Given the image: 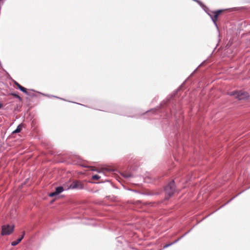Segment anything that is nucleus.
<instances>
[{
    "mask_svg": "<svg viewBox=\"0 0 250 250\" xmlns=\"http://www.w3.org/2000/svg\"><path fill=\"white\" fill-rule=\"evenodd\" d=\"M64 189L62 186L57 187L55 188V191L52 192L48 194V196L50 197H53L55 196H57L63 192Z\"/></svg>",
    "mask_w": 250,
    "mask_h": 250,
    "instance_id": "nucleus-7",
    "label": "nucleus"
},
{
    "mask_svg": "<svg viewBox=\"0 0 250 250\" xmlns=\"http://www.w3.org/2000/svg\"><path fill=\"white\" fill-rule=\"evenodd\" d=\"M2 106V104L1 103H0V108H1Z\"/></svg>",
    "mask_w": 250,
    "mask_h": 250,
    "instance_id": "nucleus-26",
    "label": "nucleus"
},
{
    "mask_svg": "<svg viewBox=\"0 0 250 250\" xmlns=\"http://www.w3.org/2000/svg\"><path fill=\"white\" fill-rule=\"evenodd\" d=\"M122 175L125 179H129L131 177H133L134 176L132 174L128 172H123Z\"/></svg>",
    "mask_w": 250,
    "mask_h": 250,
    "instance_id": "nucleus-13",
    "label": "nucleus"
},
{
    "mask_svg": "<svg viewBox=\"0 0 250 250\" xmlns=\"http://www.w3.org/2000/svg\"><path fill=\"white\" fill-rule=\"evenodd\" d=\"M1 0H0V1H1Z\"/></svg>",
    "mask_w": 250,
    "mask_h": 250,
    "instance_id": "nucleus-31",
    "label": "nucleus"
},
{
    "mask_svg": "<svg viewBox=\"0 0 250 250\" xmlns=\"http://www.w3.org/2000/svg\"><path fill=\"white\" fill-rule=\"evenodd\" d=\"M14 83H15V85L17 86V88H18L19 90H20L21 91H22L25 94H26L27 95H29V93L27 91V89L25 87L21 86V84H20L18 82H17L16 81L14 82Z\"/></svg>",
    "mask_w": 250,
    "mask_h": 250,
    "instance_id": "nucleus-8",
    "label": "nucleus"
},
{
    "mask_svg": "<svg viewBox=\"0 0 250 250\" xmlns=\"http://www.w3.org/2000/svg\"><path fill=\"white\" fill-rule=\"evenodd\" d=\"M159 109V107H157L156 108H155L154 109H152L150 111H147V112L150 111V112H156V111L158 110Z\"/></svg>",
    "mask_w": 250,
    "mask_h": 250,
    "instance_id": "nucleus-18",
    "label": "nucleus"
},
{
    "mask_svg": "<svg viewBox=\"0 0 250 250\" xmlns=\"http://www.w3.org/2000/svg\"><path fill=\"white\" fill-rule=\"evenodd\" d=\"M45 95L46 96L48 97H54V98H57V99H59L63 100V101H65L64 99L60 98V97H57V96H56L50 95Z\"/></svg>",
    "mask_w": 250,
    "mask_h": 250,
    "instance_id": "nucleus-17",
    "label": "nucleus"
},
{
    "mask_svg": "<svg viewBox=\"0 0 250 250\" xmlns=\"http://www.w3.org/2000/svg\"><path fill=\"white\" fill-rule=\"evenodd\" d=\"M24 234H25V232L23 231L22 234L18 239H17L16 240H15L14 241H13L11 243V245L12 246H15L17 245L20 242H21V241L24 238Z\"/></svg>",
    "mask_w": 250,
    "mask_h": 250,
    "instance_id": "nucleus-10",
    "label": "nucleus"
},
{
    "mask_svg": "<svg viewBox=\"0 0 250 250\" xmlns=\"http://www.w3.org/2000/svg\"><path fill=\"white\" fill-rule=\"evenodd\" d=\"M100 178H101V177H100L99 175H97V174H95V175H93L92 176V179H93V180H99Z\"/></svg>",
    "mask_w": 250,
    "mask_h": 250,
    "instance_id": "nucleus-16",
    "label": "nucleus"
},
{
    "mask_svg": "<svg viewBox=\"0 0 250 250\" xmlns=\"http://www.w3.org/2000/svg\"><path fill=\"white\" fill-rule=\"evenodd\" d=\"M213 213H214V211H213V212H211V214H213Z\"/></svg>",
    "mask_w": 250,
    "mask_h": 250,
    "instance_id": "nucleus-28",
    "label": "nucleus"
},
{
    "mask_svg": "<svg viewBox=\"0 0 250 250\" xmlns=\"http://www.w3.org/2000/svg\"><path fill=\"white\" fill-rule=\"evenodd\" d=\"M23 127V125L22 124H20L19 125H18L16 129L12 132V134H15L20 132L22 130Z\"/></svg>",
    "mask_w": 250,
    "mask_h": 250,
    "instance_id": "nucleus-12",
    "label": "nucleus"
},
{
    "mask_svg": "<svg viewBox=\"0 0 250 250\" xmlns=\"http://www.w3.org/2000/svg\"><path fill=\"white\" fill-rule=\"evenodd\" d=\"M75 103L77 104H80L81 105H82V106H86V105H85L84 104H79V103Z\"/></svg>",
    "mask_w": 250,
    "mask_h": 250,
    "instance_id": "nucleus-24",
    "label": "nucleus"
},
{
    "mask_svg": "<svg viewBox=\"0 0 250 250\" xmlns=\"http://www.w3.org/2000/svg\"><path fill=\"white\" fill-rule=\"evenodd\" d=\"M229 95L231 96H234L238 100H243L247 99L249 97V94L247 92L242 90H235L230 92Z\"/></svg>",
    "mask_w": 250,
    "mask_h": 250,
    "instance_id": "nucleus-2",
    "label": "nucleus"
},
{
    "mask_svg": "<svg viewBox=\"0 0 250 250\" xmlns=\"http://www.w3.org/2000/svg\"><path fill=\"white\" fill-rule=\"evenodd\" d=\"M206 61H207L206 60H205L204 62H202V63H201L199 65V66H202V65H204V64H205V63H206Z\"/></svg>",
    "mask_w": 250,
    "mask_h": 250,
    "instance_id": "nucleus-21",
    "label": "nucleus"
},
{
    "mask_svg": "<svg viewBox=\"0 0 250 250\" xmlns=\"http://www.w3.org/2000/svg\"><path fill=\"white\" fill-rule=\"evenodd\" d=\"M238 8L234 7L232 8H229V9H219L216 11H214L212 12V13L214 14L213 18L214 19H218V17L219 15L224 11L226 10H229V11H233L235 10Z\"/></svg>",
    "mask_w": 250,
    "mask_h": 250,
    "instance_id": "nucleus-5",
    "label": "nucleus"
},
{
    "mask_svg": "<svg viewBox=\"0 0 250 250\" xmlns=\"http://www.w3.org/2000/svg\"><path fill=\"white\" fill-rule=\"evenodd\" d=\"M213 213H214V211H213V212H211V214H213Z\"/></svg>",
    "mask_w": 250,
    "mask_h": 250,
    "instance_id": "nucleus-27",
    "label": "nucleus"
},
{
    "mask_svg": "<svg viewBox=\"0 0 250 250\" xmlns=\"http://www.w3.org/2000/svg\"><path fill=\"white\" fill-rule=\"evenodd\" d=\"M213 213H214V211H213V212H211V214H213Z\"/></svg>",
    "mask_w": 250,
    "mask_h": 250,
    "instance_id": "nucleus-29",
    "label": "nucleus"
},
{
    "mask_svg": "<svg viewBox=\"0 0 250 250\" xmlns=\"http://www.w3.org/2000/svg\"><path fill=\"white\" fill-rule=\"evenodd\" d=\"M206 12L208 14V15L211 18L213 23H214V25L216 27V28L218 30V27L217 24V21L218 20V19H214L213 16L212 14H211L210 13H209L208 11H206Z\"/></svg>",
    "mask_w": 250,
    "mask_h": 250,
    "instance_id": "nucleus-11",
    "label": "nucleus"
},
{
    "mask_svg": "<svg viewBox=\"0 0 250 250\" xmlns=\"http://www.w3.org/2000/svg\"><path fill=\"white\" fill-rule=\"evenodd\" d=\"M192 0L194 1L197 2L198 3H199L201 1L199 0Z\"/></svg>",
    "mask_w": 250,
    "mask_h": 250,
    "instance_id": "nucleus-23",
    "label": "nucleus"
},
{
    "mask_svg": "<svg viewBox=\"0 0 250 250\" xmlns=\"http://www.w3.org/2000/svg\"><path fill=\"white\" fill-rule=\"evenodd\" d=\"M176 191V186L174 180H171L165 188L166 193L165 199L168 200L171 198Z\"/></svg>",
    "mask_w": 250,
    "mask_h": 250,
    "instance_id": "nucleus-1",
    "label": "nucleus"
},
{
    "mask_svg": "<svg viewBox=\"0 0 250 250\" xmlns=\"http://www.w3.org/2000/svg\"><path fill=\"white\" fill-rule=\"evenodd\" d=\"M184 237H185V236H184V235H182L181 237H180L179 238V239H180V240H181L182 238H183Z\"/></svg>",
    "mask_w": 250,
    "mask_h": 250,
    "instance_id": "nucleus-25",
    "label": "nucleus"
},
{
    "mask_svg": "<svg viewBox=\"0 0 250 250\" xmlns=\"http://www.w3.org/2000/svg\"><path fill=\"white\" fill-rule=\"evenodd\" d=\"M198 69V67H196V69L195 70L196 71Z\"/></svg>",
    "mask_w": 250,
    "mask_h": 250,
    "instance_id": "nucleus-30",
    "label": "nucleus"
},
{
    "mask_svg": "<svg viewBox=\"0 0 250 250\" xmlns=\"http://www.w3.org/2000/svg\"><path fill=\"white\" fill-rule=\"evenodd\" d=\"M14 225H5L1 227V235L2 236L10 235L13 231Z\"/></svg>",
    "mask_w": 250,
    "mask_h": 250,
    "instance_id": "nucleus-4",
    "label": "nucleus"
},
{
    "mask_svg": "<svg viewBox=\"0 0 250 250\" xmlns=\"http://www.w3.org/2000/svg\"><path fill=\"white\" fill-rule=\"evenodd\" d=\"M179 241H180V239L178 238L177 239L175 240L174 242H173L172 244H174L177 243Z\"/></svg>",
    "mask_w": 250,
    "mask_h": 250,
    "instance_id": "nucleus-22",
    "label": "nucleus"
},
{
    "mask_svg": "<svg viewBox=\"0 0 250 250\" xmlns=\"http://www.w3.org/2000/svg\"><path fill=\"white\" fill-rule=\"evenodd\" d=\"M250 188V186L248 188H246V189L242 191L241 192H239L238 194H237V195H236L235 196H234V197H233L232 198H231L227 202H226L225 204H224V205H223L222 206H221L219 208H218L217 209H216V211L219 210V209L222 208L223 207H225L226 205H227V204H228L229 203H230L231 201H232L234 198H235L237 196H238L239 195L241 194L242 193H243L244 191L247 190L248 189H249Z\"/></svg>",
    "mask_w": 250,
    "mask_h": 250,
    "instance_id": "nucleus-9",
    "label": "nucleus"
},
{
    "mask_svg": "<svg viewBox=\"0 0 250 250\" xmlns=\"http://www.w3.org/2000/svg\"><path fill=\"white\" fill-rule=\"evenodd\" d=\"M69 188L82 189L83 188V185L79 181H74L69 186Z\"/></svg>",
    "mask_w": 250,
    "mask_h": 250,
    "instance_id": "nucleus-6",
    "label": "nucleus"
},
{
    "mask_svg": "<svg viewBox=\"0 0 250 250\" xmlns=\"http://www.w3.org/2000/svg\"><path fill=\"white\" fill-rule=\"evenodd\" d=\"M172 245H173V244H172V243H171L167 244V245H165V246H164V248H164V249H166V248H168V247H170V246H172Z\"/></svg>",
    "mask_w": 250,
    "mask_h": 250,
    "instance_id": "nucleus-19",
    "label": "nucleus"
},
{
    "mask_svg": "<svg viewBox=\"0 0 250 250\" xmlns=\"http://www.w3.org/2000/svg\"><path fill=\"white\" fill-rule=\"evenodd\" d=\"M128 109H129L126 107L118 106L114 111L112 112L120 115L126 116L130 117H136L134 115H131L129 114L127 111Z\"/></svg>",
    "mask_w": 250,
    "mask_h": 250,
    "instance_id": "nucleus-3",
    "label": "nucleus"
},
{
    "mask_svg": "<svg viewBox=\"0 0 250 250\" xmlns=\"http://www.w3.org/2000/svg\"><path fill=\"white\" fill-rule=\"evenodd\" d=\"M193 229V228H192L191 229H190L187 232H186L185 233H184L183 235L184 236H185L186 235H187L188 233H189L191 230H192V229Z\"/></svg>",
    "mask_w": 250,
    "mask_h": 250,
    "instance_id": "nucleus-20",
    "label": "nucleus"
},
{
    "mask_svg": "<svg viewBox=\"0 0 250 250\" xmlns=\"http://www.w3.org/2000/svg\"><path fill=\"white\" fill-rule=\"evenodd\" d=\"M198 4L204 9V10L205 12H206V11H208V8L206 7V6L203 3H202L201 1H200V2H199Z\"/></svg>",
    "mask_w": 250,
    "mask_h": 250,
    "instance_id": "nucleus-15",
    "label": "nucleus"
},
{
    "mask_svg": "<svg viewBox=\"0 0 250 250\" xmlns=\"http://www.w3.org/2000/svg\"><path fill=\"white\" fill-rule=\"evenodd\" d=\"M10 95L13 96L15 98L18 99L20 101H22V98L19 95L18 93H11Z\"/></svg>",
    "mask_w": 250,
    "mask_h": 250,
    "instance_id": "nucleus-14",
    "label": "nucleus"
}]
</instances>
